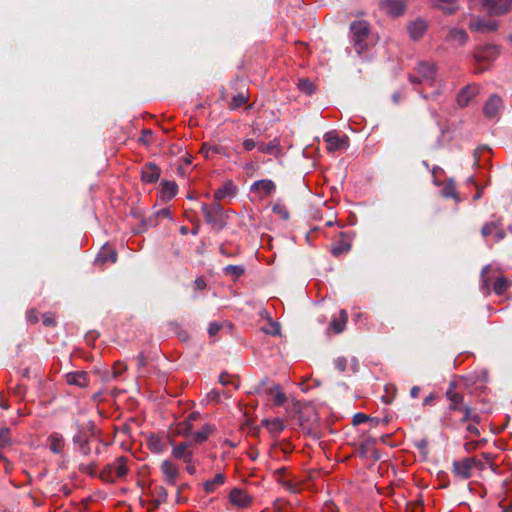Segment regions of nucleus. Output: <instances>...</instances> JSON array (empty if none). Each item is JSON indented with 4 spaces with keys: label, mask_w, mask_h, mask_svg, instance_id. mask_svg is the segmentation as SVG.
<instances>
[{
    "label": "nucleus",
    "mask_w": 512,
    "mask_h": 512,
    "mask_svg": "<svg viewBox=\"0 0 512 512\" xmlns=\"http://www.w3.org/2000/svg\"><path fill=\"white\" fill-rule=\"evenodd\" d=\"M468 34L464 29L449 28L445 36V42L449 43L452 47H461L468 41Z\"/></svg>",
    "instance_id": "obj_9"
},
{
    "label": "nucleus",
    "mask_w": 512,
    "mask_h": 512,
    "mask_svg": "<svg viewBox=\"0 0 512 512\" xmlns=\"http://www.w3.org/2000/svg\"><path fill=\"white\" fill-rule=\"evenodd\" d=\"M469 28L471 31L492 32L497 29V24L493 21L478 19L475 22L469 23Z\"/></svg>",
    "instance_id": "obj_26"
},
{
    "label": "nucleus",
    "mask_w": 512,
    "mask_h": 512,
    "mask_svg": "<svg viewBox=\"0 0 512 512\" xmlns=\"http://www.w3.org/2000/svg\"><path fill=\"white\" fill-rule=\"evenodd\" d=\"M160 470L164 476V481L167 484L174 486L179 476V469L177 466L170 460H164L161 463Z\"/></svg>",
    "instance_id": "obj_14"
},
{
    "label": "nucleus",
    "mask_w": 512,
    "mask_h": 512,
    "mask_svg": "<svg viewBox=\"0 0 512 512\" xmlns=\"http://www.w3.org/2000/svg\"><path fill=\"white\" fill-rule=\"evenodd\" d=\"M147 446L148 449L152 453H162L166 449L165 443L162 441V439L154 434H151L147 439Z\"/></svg>",
    "instance_id": "obj_28"
},
{
    "label": "nucleus",
    "mask_w": 512,
    "mask_h": 512,
    "mask_svg": "<svg viewBox=\"0 0 512 512\" xmlns=\"http://www.w3.org/2000/svg\"><path fill=\"white\" fill-rule=\"evenodd\" d=\"M276 189L275 183L270 179H262L255 181L250 190L253 193H257L260 197H266L272 194Z\"/></svg>",
    "instance_id": "obj_18"
},
{
    "label": "nucleus",
    "mask_w": 512,
    "mask_h": 512,
    "mask_svg": "<svg viewBox=\"0 0 512 512\" xmlns=\"http://www.w3.org/2000/svg\"><path fill=\"white\" fill-rule=\"evenodd\" d=\"M478 464L479 461L474 457L455 460L452 463V473L460 479H469L472 476V469Z\"/></svg>",
    "instance_id": "obj_5"
},
{
    "label": "nucleus",
    "mask_w": 512,
    "mask_h": 512,
    "mask_svg": "<svg viewBox=\"0 0 512 512\" xmlns=\"http://www.w3.org/2000/svg\"><path fill=\"white\" fill-rule=\"evenodd\" d=\"M334 364L338 371L344 372L347 367V359L345 357H338L335 359Z\"/></svg>",
    "instance_id": "obj_51"
},
{
    "label": "nucleus",
    "mask_w": 512,
    "mask_h": 512,
    "mask_svg": "<svg viewBox=\"0 0 512 512\" xmlns=\"http://www.w3.org/2000/svg\"><path fill=\"white\" fill-rule=\"evenodd\" d=\"M226 477L222 473H218L215 475L213 479L207 480L204 482V490L206 493H212L216 490L217 487L223 485L225 483Z\"/></svg>",
    "instance_id": "obj_30"
},
{
    "label": "nucleus",
    "mask_w": 512,
    "mask_h": 512,
    "mask_svg": "<svg viewBox=\"0 0 512 512\" xmlns=\"http://www.w3.org/2000/svg\"><path fill=\"white\" fill-rule=\"evenodd\" d=\"M506 237V233L503 229L502 221L500 222V225H498V229L494 233L495 242H500Z\"/></svg>",
    "instance_id": "obj_55"
},
{
    "label": "nucleus",
    "mask_w": 512,
    "mask_h": 512,
    "mask_svg": "<svg viewBox=\"0 0 512 512\" xmlns=\"http://www.w3.org/2000/svg\"><path fill=\"white\" fill-rule=\"evenodd\" d=\"M445 395L450 402L447 407L448 412L458 411L463 405H466L464 403V395L457 391V384L454 381L449 383Z\"/></svg>",
    "instance_id": "obj_6"
},
{
    "label": "nucleus",
    "mask_w": 512,
    "mask_h": 512,
    "mask_svg": "<svg viewBox=\"0 0 512 512\" xmlns=\"http://www.w3.org/2000/svg\"><path fill=\"white\" fill-rule=\"evenodd\" d=\"M223 150L224 148L222 146L204 143L201 148V153L204 155V157L208 158L211 153L221 154Z\"/></svg>",
    "instance_id": "obj_40"
},
{
    "label": "nucleus",
    "mask_w": 512,
    "mask_h": 512,
    "mask_svg": "<svg viewBox=\"0 0 512 512\" xmlns=\"http://www.w3.org/2000/svg\"><path fill=\"white\" fill-rule=\"evenodd\" d=\"M279 482L282 484L283 487L288 489L290 492L296 493L298 491L296 486L290 480L279 479Z\"/></svg>",
    "instance_id": "obj_57"
},
{
    "label": "nucleus",
    "mask_w": 512,
    "mask_h": 512,
    "mask_svg": "<svg viewBox=\"0 0 512 512\" xmlns=\"http://www.w3.org/2000/svg\"><path fill=\"white\" fill-rule=\"evenodd\" d=\"M223 272L226 276L237 279L245 273V267L243 265H228L223 268Z\"/></svg>",
    "instance_id": "obj_32"
},
{
    "label": "nucleus",
    "mask_w": 512,
    "mask_h": 512,
    "mask_svg": "<svg viewBox=\"0 0 512 512\" xmlns=\"http://www.w3.org/2000/svg\"><path fill=\"white\" fill-rule=\"evenodd\" d=\"M188 447L189 444L187 442H183L175 446L172 450L173 457L183 460L185 463H191L193 459V452L189 450Z\"/></svg>",
    "instance_id": "obj_21"
},
{
    "label": "nucleus",
    "mask_w": 512,
    "mask_h": 512,
    "mask_svg": "<svg viewBox=\"0 0 512 512\" xmlns=\"http://www.w3.org/2000/svg\"><path fill=\"white\" fill-rule=\"evenodd\" d=\"M229 501L232 505L238 508H245L249 506L252 498L249 494L241 488H233L229 493Z\"/></svg>",
    "instance_id": "obj_11"
},
{
    "label": "nucleus",
    "mask_w": 512,
    "mask_h": 512,
    "mask_svg": "<svg viewBox=\"0 0 512 512\" xmlns=\"http://www.w3.org/2000/svg\"><path fill=\"white\" fill-rule=\"evenodd\" d=\"M500 54L499 47L492 44H487L478 48L474 53L475 61L480 64L482 62L494 61Z\"/></svg>",
    "instance_id": "obj_7"
},
{
    "label": "nucleus",
    "mask_w": 512,
    "mask_h": 512,
    "mask_svg": "<svg viewBox=\"0 0 512 512\" xmlns=\"http://www.w3.org/2000/svg\"><path fill=\"white\" fill-rule=\"evenodd\" d=\"M466 409H472V408L470 405L467 404V405H463L462 408L460 410H458L459 412L463 413V417L460 419L461 424L470 421V417L468 415H466Z\"/></svg>",
    "instance_id": "obj_61"
},
{
    "label": "nucleus",
    "mask_w": 512,
    "mask_h": 512,
    "mask_svg": "<svg viewBox=\"0 0 512 512\" xmlns=\"http://www.w3.org/2000/svg\"><path fill=\"white\" fill-rule=\"evenodd\" d=\"M43 325L46 327H55L57 325L54 313L47 312L42 315Z\"/></svg>",
    "instance_id": "obj_42"
},
{
    "label": "nucleus",
    "mask_w": 512,
    "mask_h": 512,
    "mask_svg": "<svg viewBox=\"0 0 512 512\" xmlns=\"http://www.w3.org/2000/svg\"><path fill=\"white\" fill-rule=\"evenodd\" d=\"M50 450L54 454H59L63 451L64 448V439L63 436L59 433H54L48 437Z\"/></svg>",
    "instance_id": "obj_29"
},
{
    "label": "nucleus",
    "mask_w": 512,
    "mask_h": 512,
    "mask_svg": "<svg viewBox=\"0 0 512 512\" xmlns=\"http://www.w3.org/2000/svg\"><path fill=\"white\" fill-rule=\"evenodd\" d=\"M382 11L392 17H398L405 12L406 3L404 0H382L379 3Z\"/></svg>",
    "instance_id": "obj_8"
},
{
    "label": "nucleus",
    "mask_w": 512,
    "mask_h": 512,
    "mask_svg": "<svg viewBox=\"0 0 512 512\" xmlns=\"http://www.w3.org/2000/svg\"><path fill=\"white\" fill-rule=\"evenodd\" d=\"M201 211L204 215L205 221L214 230L221 231L226 227V218L229 211H224L219 202L211 204L202 203Z\"/></svg>",
    "instance_id": "obj_1"
},
{
    "label": "nucleus",
    "mask_w": 512,
    "mask_h": 512,
    "mask_svg": "<svg viewBox=\"0 0 512 512\" xmlns=\"http://www.w3.org/2000/svg\"><path fill=\"white\" fill-rule=\"evenodd\" d=\"M73 443L77 446V451L87 457L91 454V447L89 445L88 437L82 432L79 431L73 436Z\"/></svg>",
    "instance_id": "obj_20"
},
{
    "label": "nucleus",
    "mask_w": 512,
    "mask_h": 512,
    "mask_svg": "<svg viewBox=\"0 0 512 512\" xmlns=\"http://www.w3.org/2000/svg\"><path fill=\"white\" fill-rule=\"evenodd\" d=\"M10 434L11 431L8 427L0 428V447H5L11 444Z\"/></svg>",
    "instance_id": "obj_41"
},
{
    "label": "nucleus",
    "mask_w": 512,
    "mask_h": 512,
    "mask_svg": "<svg viewBox=\"0 0 512 512\" xmlns=\"http://www.w3.org/2000/svg\"><path fill=\"white\" fill-rule=\"evenodd\" d=\"M195 287L199 290H204L206 288V282L202 277H198L194 281Z\"/></svg>",
    "instance_id": "obj_64"
},
{
    "label": "nucleus",
    "mask_w": 512,
    "mask_h": 512,
    "mask_svg": "<svg viewBox=\"0 0 512 512\" xmlns=\"http://www.w3.org/2000/svg\"><path fill=\"white\" fill-rule=\"evenodd\" d=\"M169 325L172 327L174 331H176L178 337L182 341H186L188 339V334L186 331L182 330L177 322H170Z\"/></svg>",
    "instance_id": "obj_44"
},
{
    "label": "nucleus",
    "mask_w": 512,
    "mask_h": 512,
    "mask_svg": "<svg viewBox=\"0 0 512 512\" xmlns=\"http://www.w3.org/2000/svg\"><path fill=\"white\" fill-rule=\"evenodd\" d=\"M480 92V86L471 84L463 87L457 95V103L460 107H466L469 102Z\"/></svg>",
    "instance_id": "obj_12"
},
{
    "label": "nucleus",
    "mask_w": 512,
    "mask_h": 512,
    "mask_svg": "<svg viewBox=\"0 0 512 512\" xmlns=\"http://www.w3.org/2000/svg\"><path fill=\"white\" fill-rule=\"evenodd\" d=\"M248 101V96L244 93H238L235 95L229 103V108L235 110L245 105Z\"/></svg>",
    "instance_id": "obj_38"
},
{
    "label": "nucleus",
    "mask_w": 512,
    "mask_h": 512,
    "mask_svg": "<svg viewBox=\"0 0 512 512\" xmlns=\"http://www.w3.org/2000/svg\"><path fill=\"white\" fill-rule=\"evenodd\" d=\"M153 131L150 129H144L142 131V136L139 139L140 142L144 143L145 145H149L152 141Z\"/></svg>",
    "instance_id": "obj_49"
},
{
    "label": "nucleus",
    "mask_w": 512,
    "mask_h": 512,
    "mask_svg": "<svg viewBox=\"0 0 512 512\" xmlns=\"http://www.w3.org/2000/svg\"><path fill=\"white\" fill-rule=\"evenodd\" d=\"M370 24L365 20H356L350 24V42L357 54H362L368 47Z\"/></svg>",
    "instance_id": "obj_2"
},
{
    "label": "nucleus",
    "mask_w": 512,
    "mask_h": 512,
    "mask_svg": "<svg viewBox=\"0 0 512 512\" xmlns=\"http://www.w3.org/2000/svg\"><path fill=\"white\" fill-rule=\"evenodd\" d=\"M66 382L79 388H86L90 383L89 374L86 371H73L65 375Z\"/></svg>",
    "instance_id": "obj_16"
},
{
    "label": "nucleus",
    "mask_w": 512,
    "mask_h": 512,
    "mask_svg": "<svg viewBox=\"0 0 512 512\" xmlns=\"http://www.w3.org/2000/svg\"><path fill=\"white\" fill-rule=\"evenodd\" d=\"M479 441H470L464 444V449L466 452L470 453L474 450H476L479 446Z\"/></svg>",
    "instance_id": "obj_60"
},
{
    "label": "nucleus",
    "mask_w": 512,
    "mask_h": 512,
    "mask_svg": "<svg viewBox=\"0 0 512 512\" xmlns=\"http://www.w3.org/2000/svg\"><path fill=\"white\" fill-rule=\"evenodd\" d=\"M179 433L183 435H188L192 433V424L191 422L185 420L179 423Z\"/></svg>",
    "instance_id": "obj_47"
},
{
    "label": "nucleus",
    "mask_w": 512,
    "mask_h": 512,
    "mask_svg": "<svg viewBox=\"0 0 512 512\" xmlns=\"http://www.w3.org/2000/svg\"><path fill=\"white\" fill-rule=\"evenodd\" d=\"M127 462L128 458L126 456L116 458L114 462L104 466L99 477L108 483H114L118 478H123L127 475Z\"/></svg>",
    "instance_id": "obj_3"
},
{
    "label": "nucleus",
    "mask_w": 512,
    "mask_h": 512,
    "mask_svg": "<svg viewBox=\"0 0 512 512\" xmlns=\"http://www.w3.org/2000/svg\"><path fill=\"white\" fill-rule=\"evenodd\" d=\"M233 194V185L232 183H226L222 187L218 188L214 192V202H219L221 199L225 198L226 196Z\"/></svg>",
    "instance_id": "obj_34"
},
{
    "label": "nucleus",
    "mask_w": 512,
    "mask_h": 512,
    "mask_svg": "<svg viewBox=\"0 0 512 512\" xmlns=\"http://www.w3.org/2000/svg\"><path fill=\"white\" fill-rule=\"evenodd\" d=\"M178 192V186L176 182L165 180L161 183L162 197L167 200H171L176 196Z\"/></svg>",
    "instance_id": "obj_27"
},
{
    "label": "nucleus",
    "mask_w": 512,
    "mask_h": 512,
    "mask_svg": "<svg viewBox=\"0 0 512 512\" xmlns=\"http://www.w3.org/2000/svg\"><path fill=\"white\" fill-rule=\"evenodd\" d=\"M27 321L31 324H35L38 322V312L36 309H30L26 313Z\"/></svg>",
    "instance_id": "obj_53"
},
{
    "label": "nucleus",
    "mask_w": 512,
    "mask_h": 512,
    "mask_svg": "<svg viewBox=\"0 0 512 512\" xmlns=\"http://www.w3.org/2000/svg\"><path fill=\"white\" fill-rule=\"evenodd\" d=\"M510 281L505 277L496 279L493 285V290L497 295H502L510 286Z\"/></svg>",
    "instance_id": "obj_37"
},
{
    "label": "nucleus",
    "mask_w": 512,
    "mask_h": 512,
    "mask_svg": "<svg viewBox=\"0 0 512 512\" xmlns=\"http://www.w3.org/2000/svg\"><path fill=\"white\" fill-rule=\"evenodd\" d=\"M369 420V417L364 413H356L353 416L352 423L353 425H360L362 423H365Z\"/></svg>",
    "instance_id": "obj_52"
},
{
    "label": "nucleus",
    "mask_w": 512,
    "mask_h": 512,
    "mask_svg": "<svg viewBox=\"0 0 512 512\" xmlns=\"http://www.w3.org/2000/svg\"><path fill=\"white\" fill-rule=\"evenodd\" d=\"M96 464L94 462L88 464H80L79 470L83 473L94 475Z\"/></svg>",
    "instance_id": "obj_48"
},
{
    "label": "nucleus",
    "mask_w": 512,
    "mask_h": 512,
    "mask_svg": "<svg viewBox=\"0 0 512 512\" xmlns=\"http://www.w3.org/2000/svg\"><path fill=\"white\" fill-rule=\"evenodd\" d=\"M213 427L209 424H206L200 431L193 433V440L196 443H202L208 439V437L213 432Z\"/></svg>",
    "instance_id": "obj_33"
},
{
    "label": "nucleus",
    "mask_w": 512,
    "mask_h": 512,
    "mask_svg": "<svg viewBox=\"0 0 512 512\" xmlns=\"http://www.w3.org/2000/svg\"><path fill=\"white\" fill-rule=\"evenodd\" d=\"M324 140L327 143V150L329 152H335L348 146V138H340L335 132L326 133Z\"/></svg>",
    "instance_id": "obj_17"
},
{
    "label": "nucleus",
    "mask_w": 512,
    "mask_h": 512,
    "mask_svg": "<svg viewBox=\"0 0 512 512\" xmlns=\"http://www.w3.org/2000/svg\"><path fill=\"white\" fill-rule=\"evenodd\" d=\"M442 193H443L444 197H446V198L453 197V198L457 199V193H456L455 187L452 184L446 185L444 187Z\"/></svg>",
    "instance_id": "obj_50"
},
{
    "label": "nucleus",
    "mask_w": 512,
    "mask_h": 512,
    "mask_svg": "<svg viewBox=\"0 0 512 512\" xmlns=\"http://www.w3.org/2000/svg\"><path fill=\"white\" fill-rule=\"evenodd\" d=\"M273 212L279 214L281 216V218L284 220H288L290 217L289 211L287 210V208L285 206L275 205L273 207Z\"/></svg>",
    "instance_id": "obj_45"
},
{
    "label": "nucleus",
    "mask_w": 512,
    "mask_h": 512,
    "mask_svg": "<svg viewBox=\"0 0 512 512\" xmlns=\"http://www.w3.org/2000/svg\"><path fill=\"white\" fill-rule=\"evenodd\" d=\"M135 360H136V363H137L138 372L142 373V369L145 368L146 365H147V357L145 356L144 352H140L135 357Z\"/></svg>",
    "instance_id": "obj_43"
},
{
    "label": "nucleus",
    "mask_w": 512,
    "mask_h": 512,
    "mask_svg": "<svg viewBox=\"0 0 512 512\" xmlns=\"http://www.w3.org/2000/svg\"><path fill=\"white\" fill-rule=\"evenodd\" d=\"M255 147H258V143L253 140V139H245L243 141V148L246 150V151H251L253 150Z\"/></svg>",
    "instance_id": "obj_59"
},
{
    "label": "nucleus",
    "mask_w": 512,
    "mask_h": 512,
    "mask_svg": "<svg viewBox=\"0 0 512 512\" xmlns=\"http://www.w3.org/2000/svg\"><path fill=\"white\" fill-rule=\"evenodd\" d=\"M151 495L156 499V504L165 503L168 499V492L163 486H155L151 491Z\"/></svg>",
    "instance_id": "obj_35"
},
{
    "label": "nucleus",
    "mask_w": 512,
    "mask_h": 512,
    "mask_svg": "<svg viewBox=\"0 0 512 512\" xmlns=\"http://www.w3.org/2000/svg\"><path fill=\"white\" fill-rule=\"evenodd\" d=\"M219 382L222 384V385H228V384H234L231 380H230V375L228 373H221L220 377H219Z\"/></svg>",
    "instance_id": "obj_63"
},
{
    "label": "nucleus",
    "mask_w": 512,
    "mask_h": 512,
    "mask_svg": "<svg viewBox=\"0 0 512 512\" xmlns=\"http://www.w3.org/2000/svg\"><path fill=\"white\" fill-rule=\"evenodd\" d=\"M466 415L470 417V421L475 424H479L481 422V417L478 413H475L473 409H466Z\"/></svg>",
    "instance_id": "obj_56"
},
{
    "label": "nucleus",
    "mask_w": 512,
    "mask_h": 512,
    "mask_svg": "<svg viewBox=\"0 0 512 512\" xmlns=\"http://www.w3.org/2000/svg\"><path fill=\"white\" fill-rule=\"evenodd\" d=\"M501 219H497L494 221L486 222L481 228V235L486 238L491 234H494L498 229V225H500Z\"/></svg>",
    "instance_id": "obj_36"
},
{
    "label": "nucleus",
    "mask_w": 512,
    "mask_h": 512,
    "mask_svg": "<svg viewBox=\"0 0 512 512\" xmlns=\"http://www.w3.org/2000/svg\"><path fill=\"white\" fill-rule=\"evenodd\" d=\"M300 88L306 93L311 94L313 92V83L309 80L301 79L299 83Z\"/></svg>",
    "instance_id": "obj_54"
},
{
    "label": "nucleus",
    "mask_w": 512,
    "mask_h": 512,
    "mask_svg": "<svg viewBox=\"0 0 512 512\" xmlns=\"http://www.w3.org/2000/svg\"><path fill=\"white\" fill-rule=\"evenodd\" d=\"M436 7L446 15H452L458 10L457 2L436 3Z\"/></svg>",
    "instance_id": "obj_39"
},
{
    "label": "nucleus",
    "mask_w": 512,
    "mask_h": 512,
    "mask_svg": "<svg viewBox=\"0 0 512 512\" xmlns=\"http://www.w3.org/2000/svg\"><path fill=\"white\" fill-rule=\"evenodd\" d=\"M160 174L161 169L155 163L149 162L142 167L141 180L144 183L153 184L159 180Z\"/></svg>",
    "instance_id": "obj_13"
},
{
    "label": "nucleus",
    "mask_w": 512,
    "mask_h": 512,
    "mask_svg": "<svg viewBox=\"0 0 512 512\" xmlns=\"http://www.w3.org/2000/svg\"><path fill=\"white\" fill-rule=\"evenodd\" d=\"M118 258L117 251L115 249L103 246L98 253L95 263L105 264L106 262L116 263Z\"/></svg>",
    "instance_id": "obj_23"
},
{
    "label": "nucleus",
    "mask_w": 512,
    "mask_h": 512,
    "mask_svg": "<svg viewBox=\"0 0 512 512\" xmlns=\"http://www.w3.org/2000/svg\"><path fill=\"white\" fill-rule=\"evenodd\" d=\"M254 392L259 395H271L274 397V404L282 406L287 400L285 393L279 384L271 383L268 377L262 378L255 386Z\"/></svg>",
    "instance_id": "obj_4"
},
{
    "label": "nucleus",
    "mask_w": 512,
    "mask_h": 512,
    "mask_svg": "<svg viewBox=\"0 0 512 512\" xmlns=\"http://www.w3.org/2000/svg\"><path fill=\"white\" fill-rule=\"evenodd\" d=\"M427 28H428L427 23L424 20L417 19L416 21L412 22L408 26V31H409L410 37L413 40H419L421 37H423Z\"/></svg>",
    "instance_id": "obj_22"
},
{
    "label": "nucleus",
    "mask_w": 512,
    "mask_h": 512,
    "mask_svg": "<svg viewBox=\"0 0 512 512\" xmlns=\"http://www.w3.org/2000/svg\"><path fill=\"white\" fill-rule=\"evenodd\" d=\"M352 248L351 240L347 233L341 232L337 241L331 245V254L339 257L344 253H348Z\"/></svg>",
    "instance_id": "obj_10"
},
{
    "label": "nucleus",
    "mask_w": 512,
    "mask_h": 512,
    "mask_svg": "<svg viewBox=\"0 0 512 512\" xmlns=\"http://www.w3.org/2000/svg\"><path fill=\"white\" fill-rule=\"evenodd\" d=\"M126 369L127 366L124 363H121L119 361L115 362L113 365V377H119Z\"/></svg>",
    "instance_id": "obj_46"
},
{
    "label": "nucleus",
    "mask_w": 512,
    "mask_h": 512,
    "mask_svg": "<svg viewBox=\"0 0 512 512\" xmlns=\"http://www.w3.org/2000/svg\"><path fill=\"white\" fill-rule=\"evenodd\" d=\"M155 217L156 218H170L171 212L168 208H163L156 212Z\"/></svg>",
    "instance_id": "obj_62"
},
{
    "label": "nucleus",
    "mask_w": 512,
    "mask_h": 512,
    "mask_svg": "<svg viewBox=\"0 0 512 512\" xmlns=\"http://www.w3.org/2000/svg\"><path fill=\"white\" fill-rule=\"evenodd\" d=\"M416 74H418L424 82L432 83L435 78V66L428 62H420L415 68Z\"/></svg>",
    "instance_id": "obj_19"
},
{
    "label": "nucleus",
    "mask_w": 512,
    "mask_h": 512,
    "mask_svg": "<svg viewBox=\"0 0 512 512\" xmlns=\"http://www.w3.org/2000/svg\"><path fill=\"white\" fill-rule=\"evenodd\" d=\"M348 321V314L345 310H341L339 313V318L332 319L329 328L332 329V331L335 334L342 333L345 330L346 324Z\"/></svg>",
    "instance_id": "obj_25"
},
{
    "label": "nucleus",
    "mask_w": 512,
    "mask_h": 512,
    "mask_svg": "<svg viewBox=\"0 0 512 512\" xmlns=\"http://www.w3.org/2000/svg\"><path fill=\"white\" fill-rule=\"evenodd\" d=\"M262 424L272 433H279L285 429L284 421L280 418H274L272 420L264 419L262 420Z\"/></svg>",
    "instance_id": "obj_31"
},
{
    "label": "nucleus",
    "mask_w": 512,
    "mask_h": 512,
    "mask_svg": "<svg viewBox=\"0 0 512 512\" xmlns=\"http://www.w3.org/2000/svg\"><path fill=\"white\" fill-rule=\"evenodd\" d=\"M221 329V325L217 322H212L208 326V334L210 336H215Z\"/></svg>",
    "instance_id": "obj_58"
},
{
    "label": "nucleus",
    "mask_w": 512,
    "mask_h": 512,
    "mask_svg": "<svg viewBox=\"0 0 512 512\" xmlns=\"http://www.w3.org/2000/svg\"><path fill=\"white\" fill-rule=\"evenodd\" d=\"M258 150L261 153L277 156L281 153L280 142L277 138H274L269 143H259Z\"/></svg>",
    "instance_id": "obj_24"
},
{
    "label": "nucleus",
    "mask_w": 512,
    "mask_h": 512,
    "mask_svg": "<svg viewBox=\"0 0 512 512\" xmlns=\"http://www.w3.org/2000/svg\"><path fill=\"white\" fill-rule=\"evenodd\" d=\"M503 101L497 94H492L486 101L483 107V113L485 117L492 119L495 118L502 108Z\"/></svg>",
    "instance_id": "obj_15"
}]
</instances>
